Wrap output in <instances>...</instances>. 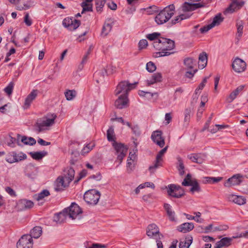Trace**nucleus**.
<instances>
[{"label": "nucleus", "instance_id": "obj_23", "mask_svg": "<svg viewBox=\"0 0 248 248\" xmlns=\"http://www.w3.org/2000/svg\"><path fill=\"white\" fill-rule=\"evenodd\" d=\"M107 72L106 69L102 68L96 71L93 77L97 83L103 82L104 78L107 76Z\"/></svg>", "mask_w": 248, "mask_h": 248}, {"label": "nucleus", "instance_id": "obj_56", "mask_svg": "<svg viewBox=\"0 0 248 248\" xmlns=\"http://www.w3.org/2000/svg\"><path fill=\"white\" fill-rule=\"evenodd\" d=\"M14 87V83L11 82L8 86L5 88L4 91L8 95H11L13 92V88Z\"/></svg>", "mask_w": 248, "mask_h": 248}, {"label": "nucleus", "instance_id": "obj_13", "mask_svg": "<svg viewBox=\"0 0 248 248\" xmlns=\"http://www.w3.org/2000/svg\"><path fill=\"white\" fill-rule=\"evenodd\" d=\"M118 98L114 103L115 107L118 109H123L128 106L129 100L127 95H116Z\"/></svg>", "mask_w": 248, "mask_h": 248}, {"label": "nucleus", "instance_id": "obj_34", "mask_svg": "<svg viewBox=\"0 0 248 248\" xmlns=\"http://www.w3.org/2000/svg\"><path fill=\"white\" fill-rule=\"evenodd\" d=\"M196 60L192 58H186L184 60V63L186 67L188 69H193L194 66L196 65Z\"/></svg>", "mask_w": 248, "mask_h": 248}, {"label": "nucleus", "instance_id": "obj_29", "mask_svg": "<svg viewBox=\"0 0 248 248\" xmlns=\"http://www.w3.org/2000/svg\"><path fill=\"white\" fill-rule=\"evenodd\" d=\"M199 66L202 68H204L207 63V55L205 52H203L199 56Z\"/></svg>", "mask_w": 248, "mask_h": 248}, {"label": "nucleus", "instance_id": "obj_46", "mask_svg": "<svg viewBox=\"0 0 248 248\" xmlns=\"http://www.w3.org/2000/svg\"><path fill=\"white\" fill-rule=\"evenodd\" d=\"M190 113H191V109L190 108H186L185 109L184 123L186 125H187L188 124V123L190 121Z\"/></svg>", "mask_w": 248, "mask_h": 248}, {"label": "nucleus", "instance_id": "obj_59", "mask_svg": "<svg viewBox=\"0 0 248 248\" xmlns=\"http://www.w3.org/2000/svg\"><path fill=\"white\" fill-rule=\"evenodd\" d=\"M229 228L227 225H220L213 228V232L226 231Z\"/></svg>", "mask_w": 248, "mask_h": 248}, {"label": "nucleus", "instance_id": "obj_61", "mask_svg": "<svg viewBox=\"0 0 248 248\" xmlns=\"http://www.w3.org/2000/svg\"><path fill=\"white\" fill-rule=\"evenodd\" d=\"M148 45V42L146 39H142L140 41L138 46L140 50L144 49Z\"/></svg>", "mask_w": 248, "mask_h": 248}, {"label": "nucleus", "instance_id": "obj_2", "mask_svg": "<svg viewBox=\"0 0 248 248\" xmlns=\"http://www.w3.org/2000/svg\"><path fill=\"white\" fill-rule=\"evenodd\" d=\"M175 7L170 4L161 11L155 16V21L158 25L167 22L174 15Z\"/></svg>", "mask_w": 248, "mask_h": 248}, {"label": "nucleus", "instance_id": "obj_15", "mask_svg": "<svg viewBox=\"0 0 248 248\" xmlns=\"http://www.w3.org/2000/svg\"><path fill=\"white\" fill-rule=\"evenodd\" d=\"M162 134L161 131L157 130L154 131L151 135L153 141L161 148L163 147L165 145L164 139L162 137Z\"/></svg>", "mask_w": 248, "mask_h": 248}, {"label": "nucleus", "instance_id": "obj_47", "mask_svg": "<svg viewBox=\"0 0 248 248\" xmlns=\"http://www.w3.org/2000/svg\"><path fill=\"white\" fill-rule=\"evenodd\" d=\"M96 9L97 12H101L105 3V0H95Z\"/></svg>", "mask_w": 248, "mask_h": 248}, {"label": "nucleus", "instance_id": "obj_62", "mask_svg": "<svg viewBox=\"0 0 248 248\" xmlns=\"http://www.w3.org/2000/svg\"><path fill=\"white\" fill-rule=\"evenodd\" d=\"M73 19L69 17L65 18L62 21V25L66 28H68L71 24H72Z\"/></svg>", "mask_w": 248, "mask_h": 248}, {"label": "nucleus", "instance_id": "obj_45", "mask_svg": "<svg viewBox=\"0 0 248 248\" xmlns=\"http://www.w3.org/2000/svg\"><path fill=\"white\" fill-rule=\"evenodd\" d=\"M94 145H95L93 143H91L87 144L86 146L84 147V148L82 149L81 154L82 155H84L87 153H88L93 149V148L94 147Z\"/></svg>", "mask_w": 248, "mask_h": 248}, {"label": "nucleus", "instance_id": "obj_63", "mask_svg": "<svg viewBox=\"0 0 248 248\" xmlns=\"http://www.w3.org/2000/svg\"><path fill=\"white\" fill-rule=\"evenodd\" d=\"M24 21L26 25L28 26H30L32 24V20L30 18L29 14L26 13L24 18Z\"/></svg>", "mask_w": 248, "mask_h": 248}, {"label": "nucleus", "instance_id": "obj_1", "mask_svg": "<svg viewBox=\"0 0 248 248\" xmlns=\"http://www.w3.org/2000/svg\"><path fill=\"white\" fill-rule=\"evenodd\" d=\"M153 45L155 48L160 51L156 53V55H158V57L169 56L174 53V52L170 51L174 49L175 43L174 41L170 39L161 37L154 41Z\"/></svg>", "mask_w": 248, "mask_h": 248}, {"label": "nucleus", "instance_id": "obj_57", "mask_svg": "<svg viewBox=\"0 0 248 248\" xmlns=\"http://www.w3.org/2000/svg\"><path fill=\"white\" fill-rule=\"evenodd\" d=\"M5 160L7 162L10 163L16 162V158H15L14 156V152L7 155L6 157Z\"/></svg>", "mask_w": 248, "mask_h": 248}, {"label": "nucleus", "instance_id": "obj_44", "mask_svg": "<svg viewBox=\"0 0 248 248\" xmlns=\"http://www.w3.org/2000/svg\"><path fill=\"white\" fill-rule=\"evenodd\" d=\"M237 4L235 0H232L230 6L225 10V13H232L235 10H238Z\"/></svg>", "mask_w": 248, "mask_h": 248}, {"label": "nucleus", "instance_id": "obj_18", "mask_svg": "<svg viewBox=\"0 0 248 248\" xmlns=\"http://www.w3.org/2000/svg\"><path fill=\"white\" fill-rule=\"evenodd\" d=\"M69 184L64 177L59 176L55 183L54 189L56 191L62 190L64 188L68 186Z\"/></svg>", "mask_w": 248, "mask_h": 248}, {"label": "nucleus", "instance_id": "obj_10", "mask_svg": "<svg viewBox=\"0 0 248 248\" xmlns=\"http://www.w3.org/2000/svg\"><path fill=\"white\" fill-rule=\"evenodd\" d=\"M168 146H166L165 148L161 150L156 155L155 164L153 165L150 166L149 168V170L151 173H154L157 168H158L159 166H162V157L164 154L166 152Z\"/></svg>", "mask_w": 248, "mask_h": 248}, {"label": "nucleus", "instance_id": "obj_50", "mask_svg": "<svg viewBox=\"0 0 248 248\" xmlns=\"http://www.w3.org/2000/svg\"><path fill=\"white\" fill-rule=\"evenodd\" d=\"M76 95V91L74 90H68L65 93V96L67 100H72Z\"/></svg>", "mask_w": 248, "mask_h": 248}, {"label": "nucleus", "instance_id": "obj_49", "mask_svg": "<svg viewBox=\"0 0 248 248\" xmlns=\"http://www.w3.org/2000/svg\"><path fill=\"white\" fill-rule=\"evenodd\" d=\"M190 186H192L190 189V191L192 193H194L195 191L199 192L201 191L200 186L197 180L194 181L193 184H191Z\"/></svg>", "mask_w": 248, "mask_h": 248}, {"label": "nucleus", "instance_id": "obj_11", "mask_svg": "<svg viewBox=\"0 0 248 248\" xmlns=\"http://www.w3.org/2000/svg\"><path fill=\"white\" fill-rule=\"evenodd\" d=\"M223 20L220 14L216 15L213 18L211 23L201 28L200 31L202 33H204L216 26L219 25Z\"/></svg>", "mask_w": 248, "mask_h": 248}, {"label": "nucleus", "instance_id": "obj_8", "mask_svg": "<svg viewBox=\"0 0 248 248\" xmlns=\"http://www.w3.org/2000/svg\"><path fill=\"white\" fill-rule=\"evenodd\" d=\"M64 211H65L67 216L72 219L76 218L78 216L82 213L80 207L75 202L72 203L68 208L64 209Z\"/></svg>", "mask_w": 248, "mask_h": 248}, {"label": "nucleus", "instance_id": "obj_37", "mask_svg": "<svg viewBox=\"0 0 248 248\" xmlns=\"http://www.w3.org/2000/svg\"><path fill=\"white\" fill-rule=\"evenodd\" d=\"M92 0H84L81 3V6L83 8L81 14L85 11H92V4L90 2Z\"/></svg>", "mask_w": 248, "mask_h": 248}, {"label": "nucleus", "instance_id": "obj_28", "mask_svg": "<svg viewBox=\"0 0 248 248\" xmlns=\"http://www.w3.org/2000/svg\"><path fill=\"white\" fill-rule=\"evenodd\" d=\"M42 233V228L40 226H35L31 230L30 233L29 235L31 236V239H32V238L37 239L41 236Z\"/></svg>", "mask_w": 248, "mask_h": 248}, {"label": "nucleus", "instance_id": "obj_25", "mask_svg": "<svg viewBox=\"0 0 248 248\" xmlns=\"http://www.w3.org/2000/svg\"><path fill=\"white\" fill-rule=\"evenodd\" d=\"M244 87V85L238 86L235 90L232 92L230 95L226 98V102L229 103H232L239 94L240 92L243 90Z\"/></svg>", "mask_w": 248, "mask_h": 248}, {"label": "nucleus", "instance_id": "obj_27", "mask_svg": "<svg viewBox=\"0 0 248 248\" xmlns=\"http://www.w3.org/2000/svg\"><path fill=\"white\" fill-rule=\"evenodd\" d=\"M162 80V76L160 73H156L154 74L151 78L148 79L146 82L148 86H150L154 83L161 82Z\"/></svg>", "mask_w": 248, "mask_h": 248}, {"label": "nucleus", "instance_id": "obj_16", "mask_svg": "<svg viewBox=\"0 0 248 248\" xmlns=\"http://www.w3.org/2000/svg\"><path fill=\"white\" fill-rule=\"evenodd\" d=\"M239 238L238 235L233 236L232 237H224L216 243L214 248H221L223 247H229L231 245L233 239Z\"/></svg>", "mask_w": 248, "mask_h": 248}, {"label": "nucleus", "instance_id": "obj_21", "mask_svg": "<svg viewBox=\"0 0 248 248\" xmlns=\"http://www.w3.org/2000/svg\"><path fill=\"white\" fill-rule=\"evenodd\" d=\"M20 140L21 141L23 142L25 145H29L32 146L34 145L36 142L35 140L32 137L28 138L25 136H22L18 134L17 136V143L18 145H20L19 143Z\"/></svg>", "mask_w": 248, "mask_h": 248}, {"label": "nucleus", "instance_id": "obj_26", "mask_svg": "<svg viewBox=\"0 0 248 248\" xmlns=\"http://www.w3.org/2000/svg\"><path fill=\"white\" fill-rule=\"evenodd\" d=\"M194 227L193 223H184L178 227L177 230L180 232L186 233L192 230Z\"/></svg>", "mask_w": 248, "mask_h": 248}, {"label": "nucleus", "instance_id": "obj_3", "mask_svg": "<svg viewBox=\"0 0 248 248\" xmlns=\"http://www.w3.org/2000/svg\"><path fill=\"white\" fill-rule=\"evenodd\" d=\"M146 234L150 238H153L156 240L157 248H163L161 240L163 238V235L159 232V229L155 224H151L148 226L146 229Z\"/></svg>", "mask_w": 248, "mask_h": 248}, {"label": "nucleus", "instance_id": "obj_9", "mask_svg": "<svg viewBox=\"0 0 248 248\" xmlns=\"http://www.w3.org/2000/svg\"><path fill=\"white\" fill-rule=\"evenodd\" d=\"M33 240L29 234H24L21 236L17 243V248H32Z\"/></svg>", "mask_w": 248, "mask_h": 248}, {"label": "nucleus", "instance_id": "obj_5", "mask_svg": "<svg viewBox=\"0 0 248 248\" xmlns=\"http://www.w3.org/2000/svg\"><path fill=\"white\" fill-rule=\"evenodd\" d=\"M100 193L95 189L86 191L84 195V200L89 204L96 205L100 198Z\"/></svg>", "mask_w": 248, "mask_h": 248}, {"label": "nucleus", "instance_id": "obj_60", "mask_svg": "<svg viewBox=\"0 0 248 248\" xmlns=\"http://www.w3.org/2000/svg\"><path fill=\"white\" fill-rule=\"evenodd\" d=\"M131 129L133 134L136 136H140V130L139 126L138 124H134L131 127Z\"/></svg>", "mask_w": 248, "mask_h": 248}, {"label": "nucleus", "instance_id": "obj_17", "mask_svg": "<svg viewBox=\"0 0 248 248\" xmlns=\"http://www.w3.org/2000/svg\"><path fill=\"white\" fill-rule=\"evenodd\" d=\"M204 6V4L202 3H190L186 2L182 6V10L184 12H190Z\"/></svg>", "mask_w": 248, "mask_h": 248}, {"label": "nucleus", "instance_id": "obj_53", "mask_svg": "<svg viewBox=\"0 0 248 248\" xmlns=\"http://www.w3.org/2000/svg\"><path fill=\"white\" fill-rule=\"evenodd\" d=\"M246 202V199L244 197L237 195L234 203L241 205L245 204Z\"/></svg>", "mask_w": 248, "mask_h": 248}, {"label": "nucleus", "instance_id": "obj_54", "mask_svg": "<svg viewBox=\"0 0 248 248\" xmlns=\"http://www.w3.org/2000/svg\"><path fill=\"white\" fill-rule=\"evenodd\" d=\"M160 35V33L158 32H154L151 34H148L147 35L146 37L147 39H148L149 40L151 41H156L158 39V37H159Z\"/></svg>", "mask_w": 248, "mask_h": 248}, {"label": "nucleus", "instance_id": "obj_30", "mask_svg": "<svg viewBox=\"0 0 248 248\" xmlns=\"http://www.w3.org/2000/svg\"><path fill=\"white\" fill-rule=\"evenodd\" d=\"M164 208L167 212L169 219L172 221H175V212L172 211L171 206L168 203H164Z\"/></svg>", "mask_w": 248, "mask_h": 248}, {"label": "nucleus", "instance_id": "obj_36", "mask_svg": "<svg viewBox=\"0 0 248 248\" xmlns=\"http://www.w3.org/2000/svg\"><path fill=\"white\" fill-rule=\"evenodd\" d=\"M19 206H21L22 209L31 208L33 205V203L30 200L22 199L18 202Z\"/></svg>", "mask_w": 248, "mask_h": 248}, {"label": "nucleus", "instance_id": "obj_12", "mask_svg": "<svg viewBox=\"0 0 248 248\" xmlns=\"http://www.w3.org/2000/svg\"><path fill=\"white\" fill-rule=\"evenodd\" d=\"M246 66L245 62L239 58H236L232 63L233 70L238 73L244 72L246 69Z\"/></svg>", "mask_w": 248, "mask_h": 248}, {"label": "nucleus", "instance_id": "obj_32", "mask_svg": "<svg viewBox=\"0 0 248 248\" xmlns=\"http://www.w3.org/2000/svg\"><path fill=\"white\" fill-rule=\"evenodd\" d=\"M47 152L46 151L42 152H33L29 153L31 157L35 160H39L42 159L44 156L47 155Z\"/></svg>", "mask_w": 248, "mask_h": 248}, {"label": "nucleus", "instance_id": "obj_52", "mask_svg": "<svg viewBox=\"0 0 248 248\" xmlns=\"http://www.w3.org/2000/svg\"><path fill=\"white\" fill-rule=\"evenodd\" d=\"M80 22L79 20L74 19L72 24L68 27V29L71 31H73L77 29L80 25Z\"/></svg>", "mask_w": 248, "mask_h": 248}, {"label": "nucleus", "instance_id": "obj_51", "mask_svg": "<svg viewBox=\"0 0 248 248\" xmlns=\"http://www.w3.org/2000/svg\"><path fill=\"white\" fill-rule=\"evenodd\" d=\"M14 155L15 158H16V162H19L27 158V155L25 154L20 153L19 154H16L14 152Z\"/></svg>", "mask_w": 248, "mask_h": 248}, {"label": "nucleus", "instance_id": "obj_6", "mask_svg": "<svg viewBox=\"0 0 248 248\" xmlns=\"http://www.w3.org/2000/svg\"><path fill=\"white\" fill-rule=\"evenodd\" d=\"M112 146L116 151V154L117 155V160L119 161L120 165L127 154L128 148L124 144L117 143L116 141L113 142Z\"/></svg>", "mask_w": 248, "mask_h": 248}, {"label": "nucleus", "instance_id": "obj_39", "mask_svg": "<svg viewBox=\"0 0 248 248\" xmlns=\"http://www.w3.org/2000/svg\"><path fill=\"white\" fill-rule=\"evenodd\" d=\"M111 29L112 25L108 23L105 22L102 30L101 35L104 36H107L110 31Z\"/></svg>", "mask_w": 248, "mask_h": 248}, {"label": "nucleus", "instance_id": "obj_19", "mask_svg": "<svg viewBox=\"0 0 248 248\" xmlns=\"http://www.w3.org/2000/svg\"><path fill=\"white\" fill-rule=\"evenodd\" d=\"M38 93L37 90H33L25 98L23 107L25 109L28 108L32 102L36 98Z\"/></svg>", "mask_w": 248, "mask_h": 248}, {"label": "nucleus", "instance_id": "obj_20", "mask_svg": "<svg viewBox=\"0 0 248 248\" xmlns=\"http://www.w3.org/2000/svg\"><path fill=\"white\" fill-rule=\"evenodd\" d=\"M56 117L57 116L55 114H51L50 117H49V116H48L45 120L43 121L41 124L37 123V124L39 128V131H41L42 126H49L53 124L54 123V120Z\"/></svg>", "mask_w": 248, "mask_h": 248}, {"label": "nucleus", "instance_id": "obj_14", "mask_svg": "<svg viewBox=\"0 0 248 248\" xmlns=\"http://www.w3.org/2000/svg\"><path fill=\"white\" fill-rule=\"evenodd\" d=\"M243 176L240 174L233 175L225 182L224 185L225 187H231L233 186L238 185L242 182Z\"/></svg>", "mask_w": 248, "mask_h": 248}, {"label": "nucleus", "instance_id": "obj_7", "mask_svg": "<svg viewBox=\"0 0 248 248\" xmlns=\"http://www.w3.org/2000/svg\"><path fill=\"white\" fill-rule=\"evenodd\" d=\"M166 188L168 195L172 197L180 198L185 195L184 189L179 185L170 184Z\"/></svg>", "mask_w": 248, "mask_h": 248}, {"label": "nucleus", "instance_id": "obj_43", "mask_svg": "<svg viewBox=\"0 0 248 248\" xmlns=\"http://www.w3.org/2000/svg\"><path fill=\"white\" fill-rule=\"evenodd\" d=\"M178 166L177 167L178 170L179 171V173L181 175H183L185 173L184 169L185 167L183 163V161L180 157H177V158Z\"/></svg>", "mask_w": 248, "mask_h": 248}, {"label": "nucleus", "instance_id": "obj_33", "mask_svg": "<svg viewBox=\"0 0 248 248\" xmlns=\"http://www.w3.org/2000/svg\"><path fill=\"white\" fill-rule=\"evenodd\" d=\"M191 15L188 13H183L179 15V16L175 17V18L171 20V23L174 25L177 23L180 22L184 19L188 18L190 17Z\"/></svg>", "mask_w": 248, "mask_h": 248}, {"label": "nucleus", "instance_id": "obj_24", "mask_svg": "<svg viewBox=\"0 0 248 248\" xmlns=\"http://www.w3.org/2000/svg\"><path fill=\"white\" fill-rule=\"evenodd\" d=\"M34 5V2L33 0H26L23 4H21L19 2L17 3L16 5V9L19 11H23L29 9Z\"/></svg>", "mask_w": 248, "mask_h": 248}, {"label": "nucleus", "instance_id": "obj_58", "mask_svg": "<svg viewBox=\"0 0 248 248\" xmlns=\"http://www.w3.org/2000/svg\"><path fill=\"white\" fill-rule=\"evenodd\" d=\"M207 182L209 183H217L220 181H221L223 179L222 177H207L206 178Z\"/></svg>", "mask_w": 248, "mask_h": 248}, {"label": "nucleus", "instance_id": "obj_42", "mask_svg": "<svg viewBox=\"0 0 248 248\" xmlns=\"http://www.w3.org/2000/svg\"><path fill=\"white\" fill-rule=\"evenodd\" d=\"M49 195L50 193L49 191L46 189H44L38 195H36L35 196V198L37 201H39L42 200L45 197L49 196Z\"/></svg>", "mask_w": 248, "mask_h": 248}, {"label": "nucleus", "instance_id": "obj_22", "mask_svg": "<svg viewBox=\"0 0 248 248\" xmlns=\"http://www.w3.org/2000/svg\"><path fill=\"white\" fill-rule=\"evenodd\" d=\"M187 158L193 162L202 164L205 160L206 155L201 154H191L187 155Z\"/></svg>", "mask_w": 248, "mask_h": 248}, {"label": "nucleus", "instance_id": "obj_35", "mask_svg": "<svg viewBox=\"0 0 248 248\" xmlns=\"http://www.w3.org/2000/svg\"><path fill=\"white\" fill-rule=\"evenodd\" d=\"M192 242V237L188 236L180 242L179 248H189Z\"/></svg>", "mask_w": 248, "mask_h": 248}, {"label": "nucleus", "instance_id": "obj_64", "mask_svg": "<svg viewBox=\"0 0 248 248\" xmlns=\"http://www.w3.org/2000/svg\"><path fill=\"white\" fill-rule=\"evenodd\" d=\"M194 214L195 215L194 217H195L196 220H194L198 223H202L204 221V219L201 218V213L199 212H194Z\"/></svg>", "mask_w": 248, "mask_h": 248}, {"label": "nucleus", "instance_id": "obj_48", "mask_svg": "<svg viewBox=\"0 0 248 248\" xmlns=\"http://www.w3.org/2000/svg\"><path fill=\"white\" fill-rule=\"evenodd\" d=\"M236 27L237 30V35L239 37L242 36L243 33V30L244 27V23L242 21L240 20L237 21L236 23Z\"/></svg>", "mask_w": 248, "mask_h": 248}, {"label": "nucleus", "instance_id": "obj_41", "mask_svg": "<svg viewBox=\"0 0 248 248\" xmlns=\"http://www.w3.org/2000/svg\"><path fill=\"white\" fill-rule=\"evenodd\" d=\"M196 180L195 179H192L191 174L188 173L186 175L182 184L184 186H190Z\"/></svg>", "mask_w": 248, "mask_h": 248}, {"label": "nucleus", "instance_id": "obj_31", "mask_svg": "<svg viewBox=\"0 0 248 248\" xmlns=\"http://www.w3.org/2000/svg\"><path fill=\"white\" fill-rule=\"evenodd\" d=\"M66 216L67 214L64 209L62 212L55 215L54 220L58 223L61 224L65 221Z\"/></svg>", "mask_w": 248, "mask_h": 248}, {"label": "nucleus", "instance_id": "obj_4", "mask_svg": "<svg viewBox=\"0 0 248 248\" xmlns=\"http://www.w3.org/2000/svg\"><path fill=\"white\" fill-rule=\"evenodd\" d=\"M137 82L133 84L129 83L127 81H122L117 85L116 89L114 92L115 95H127L128 93L132 89H134Z\"/></svg>", "mask_w": 248, "mask_h": 248}, {"label": "nucleus", "instance_id": "obj_38", "mask_svg": "<svg viewBox=\"0 0 248 248\" xmlns=\"http://www.w3.org/2000/svg\"><path fill=\"white\" fill-rule=\"evenodd\" d=\"M75 173V170L73 168H70L68 170L66 174L64 177L68 184H69L73 180Z\"/></svg>", "mask_w": 248, "mask_h": 248}, {"label": "nucleus", "instance_id": "obj_40", "mask_svg": "<svg viewBox=\"0 0 248 248\" xmlns=\"http://www.w3.org/2000/svg\"><path fill=\"white\" fill-rule=\"evenodd\" d=\"M107 139L109 141H116L115 140V136L114 129L112 127H110L107 132Z\"/></svg>", "mask_w": 248, "mask_h": 248}, {"label": "nucleus", "instance_id": "obj_55", "mask_svg": "<svg viewBox=\"0 0 248 248\" xmlns=\"http://www.w3.org/2000/svg\"><path fill=\"white\" fill-rule=\"evenodd\" d=\"M156 69V66L154 63L152 62H149L146 64V70L152 73L154 72Z\"/></svg>", "mask_w": 248, "mask_h": 248}]
</instances>
